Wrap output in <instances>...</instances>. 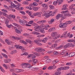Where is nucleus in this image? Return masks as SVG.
I'll return each instance as SVG.
<instances>
[{"label": "nucleus", "instance_id": "1", "mask_svg": "<svg viewBox=\"0 0 75 75\" xmlns=\"http://www.w3.org/2000/svg\"><path fill=\"white\" fill-rule=\"evenodd\" d=\"M34 42L38 45H41V43L40 42H44V43H45L47 42V40L45 38L43 39V40L38 39L37 40H35Z\"/></svg>", "mask_w": 75, "mask_h": 75}, {"label": "nucleus", "instance_id": "2", "mask_svg": "<svg viewBox=\"0 0 75 75\" xmlns=\"http://www.w3.org/2000/svg\"><path fill=\"white\" fill-rule=\"evenodd\" d=\"M18 22L19 23L21 24V25H24L25 24L26 26H28V27H30L31 26V25H28V24H27V21L24 20L23 21L22 20H19L18 21Z\"/></svg>", "mask_w": 75, "mask_h": 75}, {"label": "nucleus", "instance_id": "3", "mask_svg": "<svg viewBox=\"0 0 75 75\" xmlns=\"http://www.w3.org/2000/svg\"><path fill=\"white\" fill-rule=\"evenodd\" d=\"M63 2V0H56V1L53 2V4L54 6H57V3H58L59 5L61 4Z\"/></svg>", "mask_w": 75, "mask_h": 75}, {"label": "nucleus", "instance_id": "4", "mask_svg": "<svg viewBox=\"0 0 75 75\" xmlns=\"http://www.w3.org/2000/svg\"><path fill=\"white\" fill-rule=\"evenodd\" d=\"M67 33H68V31H66L62 35L61 37V38H62V37H64V38H67L68 37H69L70 33L67 34Z\"/></svg>", "mask_w": 75, "mask_h": 75}, {"label": "nucleus", "instance_id": "5", "mask_svg": "<svg viewBox=\"0 0 75 75\" xmlns=\"http://www.w3.org/2000/svg\"><path fill=\"white\" fill-rule=\"evenodd\" d=\"M67 11H65L62 12V13L64 14V16H67V17H70L71 16V15L69 13H67Z\"/></svg>", "mask_w": 75, "mask_h": 75}, {"label": "nucleus", "instance_id": "6", "mask_svg": "<svg viewBox=\"0 0 75 75\" xmlns=\"http://www.w3.org/2000/svg\"><path fill=\"white\" fill-rule=\"evenodd\" d=\"M74 6V5L72 4L69 7V10L71 11V14H75V12H74V11H72V8Z\"/></svg>", "mask_w": 75, "mask_h": 75}, {"label": "nucleus", "instance_id": "7", "mask_svg": "<svg viewBox=\"0 0 75 75\" xmlns=\"http://www.w3.org/2000/svg\"><path fill=\"white\" fill-rule=\"evenodd\" d=\"M62 17V18H63L62 19H64V17H63V15L62 14H58L56 16V18L57 20H58L59 18Z\"/></svg>", "mask_w": 75, "mask_h": 75}, {"label": "nucleus", "instance_id": "8", "mask_svg": "<svg viewBox=\"0 0 75 75\" xmlns=\"http://www.w3.org/2000/svg\"><path fill=\"white\" fill-rule=\"evenodd\" d=\"M15 31L16 33H17L18 34H21V32L23 31V30H22L21 28H19L18 29H16Z\"/></svg>", "mask_w": 75, "mask_h": 75}, {"label": "nucleus", "instance_id": "9", "mask_svg": "<svg viewBox=\"0 0 75 75\" xmlns=\"http://www.w3.org/2000/svg\"><path fill=\"white\" fill-rule=\"evenodd\" d=\"M57 11H55V12H54L52 13V11H50L49 13L48 14H50V16H54L56 13H57Z\"/></svg>", "mask_w": 75, "mask_h": 75}, {"label": "nucleus", "instance_id": "10", "mask_svg": "<svg viewBox=\"0 0 75 75\" xmlns=\"http://www.w3.org/2000/svg\"><path fill=\"white\" fill-rule=\"evenodd\" d=\"M36 57V56H33V57L32 58L33 59V62L34 64H36V63H37L38 62V61L37 60L34 59Z\"/></svg>", "mask_w": 75, "mask_h": 75}, {"label": "nucleus", "instance_id": "11", "mask_svg": "<svg viewBox=\"0 0 75 75\" xmlns=\"http://www.w3.org/2000/svg\"><path fill=\"white\" fill-rule=\"evenodd\" d=\"M16 48L17 49H18V50H20L21 49L22 51L24 50V49L23 48V47L22 46H19V45H18L17 46V45L16 46Z\"/></svg>", "mask_w": 75, "mask_h": 75}, {"label": "nucleus", "instance_id": "12", "mask_svg": "<svg viewBox=\"0 0 75 75\" xmlns=\"http://www.w3.org/2000/svg\"><path fill=\"white\" fill-rule=\"evenodd\" d=\"M57 35V33L56 32H53L51 34V36L52 37H54L55 36H56Z\"/></svg>", "mask_w": 75, "mask_h": 75}, {"label": "nucleus", "instance_id": "13", "mask_svg": "<svg viewBox=\"0 0 75 75\" xmlns=\"http://www.w3.org/2000/svg\"><path fill=\"white\" fill-rule=\"evenodd\" d=\"M34 6H38V4L36 2H35L33 3V4H31L29 5L30 6H31V7H33Z\"/></svg>", "mask_w": 75, "mask_h": 75}, {"label": "nucleus", "instance_id": "14", "mask_svg": "<svg viewBox=\"0 0 75 75\" xmlns=\"http://www.w3.org/2000/svg\"><path fill=\"white\" fill-rule=\"evenodd\" d=\"M11 5L9 6V8H14V7H16V6L13 4V3L11 2Z\"/></svg>", "mask_w": 75, "mask_h": 75}, {"label": "nucleus", "instance_id": "15", "mask_svg": "<svg viewBox=\"0 0 75 75\" xmlns=\"http://www.w3.org/2000/svg\"><path fill=\"white\" fill-rule=\"evenodd\" d=\"M41 28V27L38 26L36 27V28L35 29V31H37L38 32H39Z\"/></svg>", "mask_w": 75, "mask_h": 75}, {"label": "nucleus", "instance_id": "16", "mask_svg": "<svg viewBox=\"0 0 75 75\" xmlns=\"http://www.w3.org/2000/svg\"><path fill=\"white\" fill-rule=\"evenodd\" d=\"M57 68V67L55 66H50L48 67V69H50V70H51L52 69H55Z\"/></svg>", "mask_w": 75, "mask_h": 75}, {"label": "nucleus", "instance_id": "17", "mask_svg": "<svg viewBox=\"0 0 75 75\" xmlns=\"http://www.w3.org/2000/svg\"><path fill=\"white\" fill-rule=\"evenodd\" d=\"M21 66H25V65H28L29 66H31V64L29 63H22L21 64Z\"/></svg>", "mask_w": 75, "mask_h": 75}, {"label": "nucleus", "instance_id": "18", "mask_svg": "<svg viewBox=\"0 0 75 75\" xmlns=\"http://www.w3.org/2000/svg\"><path fill=\"white\" fill-rule=\"evenodd\" d=\"M35 51L38 52H41V48L40 47L36 48L35 49Z\"/></svg>", "mask_w": 75, "mask_h": 75}, {"label": "nucleus", "instance_id": "19", "mask_svg": "<svg viewBox=\"0 0 75 75\" xmlns=\"http://www.w3.org/2000/svg\"><path fill=\"white\" fill-rule=\"evenodd\" d=\"M25 41L27 42H29L30 44H33V42L30 40L26 39L25 40Z\"/></svg>", "mask_w": 75, "mask_h": 75}, {"label": "nucleus", "instance_id": "20", "mask_svg": "<svg viewBox=\"0 0 75 75\" xmlns=\"http://www.w3.org/2000/svg\"><path fill=\"white\" fill-rule=\"evenodd\" d=\"M69 43H68L67 45L64 46V48H65V49H66V48H68L69 47Z\"/></svg>", "mask_w": 75, "mask_h": 75}, {"label": "nucleus", "instance_id": "21", "mask_svg": "<svg viewBox=\"0 0 75 75\" xmlns=\"http://www.w3.org/2000/svg\"><path fill=\"white\" fill-rule=\"evenodd\" d=\"M55 27H52L49 30V31H50V32L55 31Z\"/></svg>", "mask_w": 75, "mask_h": 75}, {"label": "nucleus", "instance_id": "22", "mask_svg": "<svg viewBox=\"0 0 75 75\" xmlns=\"http://www.w3.org/2000/svg\"><path fill=\"white\" fill-rule=\"evenodd\" d=\"M13 38L15 39V40H21V38L18 37H15L14 36L12 37Z\"/></svg>", "mask_w": 75, "mask_h": 75}, {"label": "nucleus", "instance_id": "23", "mask_svg": "<svg viewBox=\"0 0 75 75\" xmlns=\"http://www.w3.org/2000/svg\"><path fill=\"white\" fill-rule=\"evenodd\" d=\"M64 23H61L59 25V27L60 28H64Z\"/></svg>", "mask_w": 75, "mask_h": 75}, {"label": "nucleus", "instance_id": "24", "mask_svg": "<svg viewBox=\"0 0 75 75\" xmlns=\"http://www.w3.org/2000/svg\"><path fill=\"white\" fill-rule=\"evenodd\" d=\"M28 14H29V16H30V17L31 18H34V16L33 14L32 15V14H31V13H30V12H29V13H28Z\"/></svg>", "mask_w": 75, "mask_h": 75}, {"label": "nucleus", "instance_id": "25", "mask_svg": "<svg viewBox=\"0 0 75 75\" xmlns=\"http://www.w3.org/2000/svg\"><path fill=\"white\" fill-rule=\"evenodd\" d=\"M15 69V71L17 73H18V72H20L22 71L21 69L19 70L18 69Z\"/></svg>", "mask_w": 75, "mask_h": 75}, {"label": "nucleus", "instance_id": "26", "mask_svg": "<svg viewBox=\"0 0 75 75\" xmlns=\"http://www.w3.org/2000/svg\"><path fill=\"white\" fill-rule=\"evenodd\" d=\"M33 9L34 11H37L38 10V7H33Z\"/></svg>", "mask_w": 75, "mask_h": 75}, {"label": "nucleus", "instance_id": "27", "mask_svg": "<svg viewBox=\"0 0 75 75\" xmlns=\"http://www.w3.org/2000/svg\"><path fill=\"white\" fill-rule=\"evenodd\" d=\"M32 33L33 34H36V35H40V33L35 31L33 32Z\"/></svg>", "mask_w": 75, "mask_h": 75}, {"label": "nucleus", "instance_id": "28", "mask_svg": "<svg viewBox=\"0 0 75 75\" xmlns=\"http://www.w3.org/2000/svg\"><path fill=\"white\" fill-rule=\"evenodd\" d=\"M63 68V70H67V69H69V67L67 66H66L65 67H64Z\"/></svg>", "mask_w": 75, "mask_h": 75}, {"label": "nucleus", "instance_id": "29", "mask_svg": "<svg viewBox=\"0 0 75 75\" xmlns=\"http://www.w3.org/2000/svg\"><path fill=\"white\" fill-rule=\"evenodd\" d=\"M17 50H14L13 51H12V52L11 53V54H14L17 53Z\"/></svg>", "mask_w": 75, "mask_h": 75}, {"label": "nucleus", "instance_id": "30", "mask_svg": "<svg viewBox=\"0 0 75 75\" xmlns=\"http://www.w3.org/2000/svg\"><path fill=\"white\" fill-rule=\"evenodd\" d=\"M42 7H44L45 8V7H46V8H48V6H47V4H42Z\"/></svg>", "mask_w": 75, "mask_h": 75}, {"label": "nucleus", "instance_id": "31", "mask_svg": "<svg viewBox=\"0 0 75 75\" xmlns=\"http://www.w3.org/2000/svg\"><path fill=\"white\" fill-rule=\"evenodd\" d=\"M68 42H75V40H73L71 39L68 40Z\"/></svg>", "mask_w": 75, "mask_h": 75}, {"label": "nucleus", "instance_id": "32", "mask_svg": "<svg viewBox=\"0 0 75 75\" xmlns=\"http://www.w3.org/2000/svg\"><path fill=\"white\" fill-rule=\"evenodd\" d=\"M51 62V60L50 59H47L46 60V63H49Z\"/></svg>", "mask_w": 75, "mask_h": 75}, {"label": "nucleus", "instance_id": "33", "mask_svg": "<svg viewBox=\"0 0 75 75\" xmlns=\"http://www.w3.org/2000/svg\"><path fill=\"white\" fill-rule=\"evenodd\" d=\"M39 31L41 33H43V34H44V33H45V31H44V29H40V30H39Z\"/></svg>", "mask_w": 75, "mask_h": 75}, {"label": "nucleus", "instance_id": "34", "mask_svg": "<svg viewBox=\"0 0 75 75\" xmlns=\"http://www.w3.org/2000/svg\"><path fill=\"white\" fill-rule=\"evenodd\" d=\"M74 55H75L74 53H70L69 54V57H72L74 56Z\"/></svg>", "mask_w": 75, "mask_h": 75}, {"label": "nucleus", "instance_id": "35", "mask_svg": "<svg viewBox=\"0 0 75 75\" xmlns=\"http://www.w3.org/2000/svg\"><path fill=\"white\" fill-rule=\"evenodd\" d=\"M51 37L49 36H47V37L45 38L46 41H47V40H50V39H51Z\"/></svg>", "mask_w": 75, "mask_h": 75}, {"label": "nucleus", "instance_id": "36", "mask_svg": "<svg viewBox=\"0 0 75 75\" xmlns=\"http://www.w3.org/2000/svg\"><path fill=\"white\" fill-rule=\"evenodd\" d=\"M61 70H64V69L63 67H60V68H58L57 69V71H61Z\"/></svg>", "mask_w": 75, "mask_h": 75}, {"label": "nucleus", "instance_id": "37", "mask_svg": "<svg viewBox=\"0 0 75 75\" xmlns=\"http://www.w3.org/2000/svg\"><path fill=\"white\" fill-rule=\"evenodd\" d=\"M0 69L2 72H5V71L2 68L1 66H0Z\"/></svg>", "mask_w": 75, "mask_h": 75}, {"label": "nucleus", "instance_id": "38", "mask_svg": "<svg viewBox=\"0 0 75 75\" xmlns=\"http://www.w3.org/2000/svg\"><path fill=\"white\" fill-rule=\"evenodd\" d=\"M5 42L6 43H7V44H8V45H10L11 43L10 42H9V41H8V40L6 39L5 40Z\"/></svg>", "mask_w": 75, "mask_h": 75}, {"label": "nucleus", "instance_id": "39", "mask_svg": "<svg viewBox=\"0 0 75 75\" xmlns=\"http://www.w3.org/2000/svg\"><path fill=\"white\" fill-rule=\"evenodd\" d=\"M72 65V63L71 62H70V63H67L66 64V65L69 66V65Z\"/></svg>", "mask_w": 75, "mask_h": 75}, {"label": "nucleus", "instance_id": "40", "mask_svg": "<svg viewBox=\"0 0 75 75\" xmlns=\"http://www.w3.org/2000/svg\"><path fill=\"white\" fill-rule=\"evenodd\" d=\"M49 7L51 8V9H54V6L52 5H50L49 6Z\"/></svg>", "mask_w": 75, "mask_h": 75}, {"label": "nucleus", "instance_id": "41", "mask_svg": "<svg viewBox=\"0 0 75 75\" xmlns=\"http://www.w3.org/2000/svg\"><path fill=\"white\" fill-rule=\"evenodd\" d=\"M34 56V55L33 54H30V55L28 56L27 58H29V57H33Z\"/></svg>", "mask_w": 75, "mask_h": 75}, {"label": "nucleus", "instance_id": "42", "mask_svg": "<svg viewBox=\"0 0 75 75\" xmlns=\"http://www.w3.org/2000/svg\"><path fill=\"white\" fill-rule=\"evenodd\" d=\"M11 8V11H13V12H15V11H16V10H15L14 8Z\"/></svg>", "mask_w": 75, "mask_h": 75}, {"label": "nucleus", "instance_id": "43", "mask_svg": "<svg viewBox=\"0 0 75 75\" xmlns=\"http://www.w3.org/2000/svg\"><path fill=\"white\" fill-rule=\"evenodd\" d=\"M37 23H38V24H43V23L42 22V20L41 21H38Z\"/></svg>", "mask_w": 75, "mask_h": 75}, {"label": "nucleus", "instance_id": "44", "mask_svg": "<svg viewBox=\"0 0 75 75\" xmlns=\"http://www.w3.org/2000/svg\"><path fill=\"white\" fill-rule=\"evenodd\" d=\"M23 4H26V5H27L28 4V2L27 1H24L23 2Z\"/></svg>", "mask_w": 75, "mask_h": 75}, {"label": "nucleus", "instance_id": "45", "mask_svg": "<svg viewBox=\"0 0 75 75\" xmlns=\"http://www.w3.org/2000/svg\"><path fill=\"white\" fill-rule=\"evenodd\" d=\"M67 9V6H65V5H63V10H66Z\"/></svg>", "mask_w": 75, "mask_h": 75}, {"label": "nucleus", "instance_id": "46", "mask_svg": "<svg viewBox=\"0 0 75 75\" xmlns=\"http://www.w3.org/2000/svg\"><path fill=\"white\" fill-rule=\"evenodd\" d=\"M13 25H15V26H16V27H18V26H19V25L15 23H13Z\"/></svg>", "mask_w": 75, "mask_h": 75}, {"label": "nucleus", "instance_id": "47", "mask_svg": "<svg viewBox=\"0 0 75 75\" xmlns=\"http://www.w3.org/2000/svg\"><path fill=\"white\" fill-rule=\"evenodd\" d=\"M10 17H12L13 18H15V15H10Z\"/></svg>", "mask_w": 75, "mask_h": 75}, {"label": "nucleus", "instance_id": "48", "mask_svg": "<svg viewBox=\"0 0 75 75\" xmlns=\"http://www.w3.org/2000/svg\"><path fill=\"white\" fill-rule=\"evenodd\" d=\"M5 22L6 24H7L8 23V20L7 19H6L5 20Z\"/></svg>", "mask_w": 75, "mask_h": 75}, {"label": "nucleus", "instance_id": "49", "mask_svg": "<svg viewBox=\"0 0 75 75\" xmlns=\"http://www.w3.org/2000/svg\"><path fill=\"white\" fill-rule=\"evenodd\" d=\"M0 41L1 42H2V43H3L4 44L5 43H4V40H3V39L1 38H0Z\"/></svg>", "mask_w": 75, "mask_h": 75}, {"label": "nucleus", "instance_id": "50", "mask_svg": "<svg viewBox=\"0 0 75 75\" xmlns=\"http://www.w3.org/2000/svg\"><path fill=\"white\" fill-rule=\"evenodd\" d=\"M62 48V46H60L58 47H57L56 48V49L57 50H58V49H60V48Z\"/></svg>", "mask_w": 75, "mask_h": 75}, {"label": "nucleus", "instance_id": "51", "mask_svg": "<svg viewBox=\"0 0 75 75\" xmlns=\"http://www.w3.org/2000/svg\"><path fill=\"white\" fill-rule=\"evenodd\" d=\"M33 22H34L33 21H31L29 22V24H32L33 23Z\"/></svg>", "mask_w": 75, "mask_h": 75}, {"label": "nucleus", "instance_id": "52", "mask_svg": "<svg viewBox=\"0 0 75 75\" xmlns=\"http://www.w3.org/2000/svg\"><path fill=\"white\" fill-rule=\"evenodd\" d=\"M2 11H4V13H7V11L6 9H2Z\"/></svg>", "mask_w": 75, "mask_h": 75}, {"label": "nucleus", "instance_id": "53", "mask_svg": "<svg viewBox=\"0 0 75 75\" xmlns=\"http://www.w3.org/2000/svg\"><path fill=\"white\" fill-rule=\"evenodd\" d=\"M19 12L21 13V14H22L23 15H24V14H25V12H24L23 11H20Z\"/></svg>", "mask_w": 75, "mask_h": 75}, {"label": "nucleus", "instance_id": "54", "mask_svg": "<svg viewBox=\"0 0 75 75\" xmlns=\"http://www.w3.org/2000/svg\"><path fill=\"white\" fill-rule=\"evenodd\" d=\"M68 24V23H67V22H66V23H64V27H67V25Z\"/></svg>", "mask_w": 75, "mask_h": 75}, {"label": "nucleus", "instance_id": "55", "mask_svg": "<svg viewBox=\"0 0 75 75\" xmlns=\"http://www.w3.org/2000/svg\"><path fill=\"white\" fill-rule=\"evenodd\" d=\"M14 47H10L9 48V50H14Z\"/></svg>", "mask_w": 75, "mask_h": 75}, {"label": "nucleus", "instance_id": "56", "mask_svg": "<svg viewBox=\"0 0 75 75\" xmlns=\"http://www.w3.org/2000/svg\"><path fill=\"white\" fill-rule=\"evenodd\" d=\"M34 54L35 55L37 56V57H39L40 56V54H38L37 52H35Z\"/></svg>", "mask_w": 75, "mask_h": 75}, {"label": "nucleus", "instance_id": "57", "mask_svg": "<svg viewBox=\"0 0 75 75\" xmlns=\"http://www.w3.org/2000/svg\"><path fill=\"white\" fill-rule=\"evenodd\" d=\"M42 21L43 24H45V23H46V22H47V21L45 20H43Z\"/></svg>", "mask_w": 75, "mask_h": 75}, {"label": "nucleus", "instance_id": "58", "mask_svg": "<svg viewBox=\"0 0 75 75\" xmlns=\"http://www.w3.org/2000/svg\"><path fill=\"white\" fill-rule=\"evenodd\" d=\"M23 35L27 37V36H28L29 35L27 34V33H24L23 34Z\"/></svg>", "mask_w": 75, "mask_h": 75}, {"label": "nucleus", "instance_id": "59", "mask_svg": "<svg viewBox=\"0 0 75 75\" xmlns=\"http://www.w3.org/2000/svg\"><path fill=\"white\" fill-rule=\"evenodd\" d=\"M38 12H37V13H33V15L34 16H38Z\"/></svg>", "mask_w": 75, "mask_h": 75}, {"label": "nucleus", "instance_id": "60", "mask_svg": "<svg viewBox=\"0 0 75 75\" xmlns=\"http://www.w3.org/2000/svg\"><path fill=\"white\" fill-rule=\"evenodd\" d=\"M40 26L41 27H45V25L43 24H41V25H40Z\"/></svg>", "mask_w": 75, "mask_h": 75}, {"label": "nucleus", "instance_id": "61", "mask_svg": "<svg viewBox=\"0 0 75 75\" xmlns=\"http://www.w3.org/2000/svg\"><path fill=\"white\" fill-rule=\"evenodd\" d=\"M4 57H5V58H8V57L7 56V55L6 54H4Z\"/></svg>", "mask_w": 75, "mask_h": 75}, {"label": "nucleus", "instance_id": "62", "mask_svg": "<svg viewBox=\"0 0 75 75\" xmlns=\"http://www.w3.org/2000/svg\"><path fill=\"white\" fill-rule=\"evenodd\" d=\"M72 21H68L67 22V23L68 24H71V23H72Z\"/></svg>", "mask_w": 75, "mask_h": 75}, {"label": "nucleus", "instance_id": "63", "mask_svg": "<svg viewBox=\"0 0 75 75\" xmlns=\"http://www.w3.org/2000/svg\"><path fill=\"white\" fill-rule=\"evenodd\" d=\"M4 6L6 9H7V10L8 9V6H7L6 5H4Z\"/></svg>", "mask_w": 75, "mask_h": 75}, {"label": "nucleus", "instance_id": "64", "mask_svg": "<svg viewBox=\"0 0 75 75\" xmlns=\"http://www.w3.org/2000/svg\"><path fill=\"white\" fill-rule=\"evenodd\" d=\"M69 47H74V45L73 44L71 43H69Z\"/></svg>", "mask_w": 75, "mask_h": 75}]
</instances>
